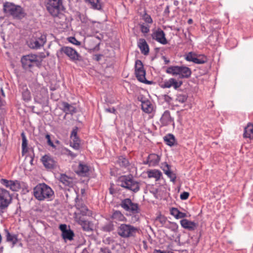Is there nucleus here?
Returning <instances> with one entry per match:
<instances>
[{"label": "nucleus", "mask_w": 253, "mask_h": 253, "mask_svg": "<svg viewBox=\"0 0 253 253\" xmlns=\"http://www.w3.org/2000/svg\"><path fill=\"white\" fill-rule=\"evenodd\" d=\"M32 90L35 101L42 106H47L48 102L47 89L38 84H34Z\"/></svg>", "instance_id": "1"}, {"label": "nucleus", "mask_w": 253, "mask_h": 253, "mask_svg": "<svg viewBox=\"0 0 253 253\" xmlns=\"http://www.w3.org/2000/svg\"><path fill=\"white\" fill-rule=\"evenodd\" d=\"M34 195L39 201L49 200L53 197L54 192L47 185L41 183L34 188Z\"/></svg>", "instance_id": "2"}, {"label": "nucleus", "mask_w": 253, "mask_h": 253, "mask_svg": "<svg viewBox=\"0 0 253 253\" xmlns=\"http://www.w3.org/2000/svg\"><path fill=\"white\" fill-rule=\"evenodd\" d=\"M118 185L133 191L138 192L140 189V184L129 176L124 175L120 177L117 180Z\"/></svg>", "instance_id": "3"}, {"label": "nucleus", "mask_w": 253, "mask_h": 253, "mask_svg": "<svg viewBox=\"0 0 253 253\" xmlns=\"http://www.w3.org/2000/svg\"><path fill=\"white\" fill-rule=\"evenodd\" d=\"M139 229L129 224L123 223L119 225L117 229V234L122 238H128L134 237L139 233Z\"/></svg>", "instance_id": "4"}, {"label": "nucleus", "mask_w": 253, "mask_h": 253, "mask_svg": "<svg viewBox=\"0 0 253 253\" xmlns=\"http://www.w3.org/2000/svg\"><path fill=\"white\" fill-rule=\"evenodd\" d=\"M168 74L173 76L178 75L181 79L189 78L191 75V69L184 66H171L169 67L166 71Z\"/></svg>", "instance_id": "5"}, {"label": "nucleus", "mask_w": 253, "mask_h": 253, "mask_svg": "<svg viewBox=\"0 0 253 253\" xmlns=\"http://www.w3.org/2000/svg\"><path fill=\"white\" fill-rule=\"evenodd\" d=\"M45 6L48 12L56 17L65 9L62 0H46Z\"/></svg>", "instance_id": "6"}, {"label": "nucleus", "mask_w": 253, "mask_h": 253, "mask_svg": "<svg viewBox=\"0 0 253 253\" xmlns=\"http://www.w3.org/2000/svg\"><path fill=\"white\" fill-rule=\"evenodd\" d=\"M3 10L5 13L15 18L22 19L25 16V13L21 7L12 3L6 2L3 5Z\"/></svg>", "instance_id": "7"}, {"label": "nucleus", "mask_w": 253, "mask_h": 253, "mask_svg": "<svg viewBox=\"0 0 253 253\" xmlns=\"http://www.w3.org/2000/svg\"><path fill=\"white\" fill-rule=\"evenodd\" d=\"M64 54L73 61L79 60V57H80V54L75 49L69 46L61 47L56 53V55L58 58H63Z\"/></svg>", "instance_id": "8"}, {"label": "nucleus", "mask_w": 253, "mask_h": 253, "mask_svg": "<svg viewBox=\"0 0 253 253\" xmlns=\"http://www.w3.org/2000/svg\"><path fill=\"white\" fill-rule=\"evenodd\" d=\"M121 207L126 211L128 212L130 214H135L140 211L138 205L133 203L129 198L123 200L120 204Z\"/></svg>", "instance_id": "9"}, {"label": "nucleus", "mask_w": 253, "mask_h": 253, "mask_svg": "<svg viewBox=\"0 0 253 253\" xmlns=\"http://www.w3.org/2000/svg\"><path fill=\"white\" fill-rule=\"evenodd\" d=\"M46 41V36L41 33H36L31 39L29 46L31 48L38 49L42 46Z\"/></svg>", "instance_id": "10"}, {"label": "nucleus", "mask_w": 253, "mask_h": 253, "mask_svg": "<svg viewBox=\"0 0 253 253\" xmlns=\"http://www.w3.org/2000/svg\"><path fill=\"white\" fill-rule=\"evenodd\" d=\"M22 67L27 70L31 69L34 65H38L39 64L38 56L35 54H31L23 56L21 59Z\"/></svg>", "instance_id": "11"}, {"label": "nucleus", "mask_w": 253, "mask_h": 253, "mask_svg": "<svg viewBox=\"0 0 253 253\" xmlns=\"http://www.w3.org/2000/svg\"><path fill=\"white\" fill-rule=\"evenodd\" d=\"M11 197L9 192L2 188H0V211L6 208L11 201Z\"/></svg>", "instance_id": "12"}, {"label": "nucleus", "mask_w": 253, "mask_h": 253, "mask_svg": "<svg viewBox=\"0 0 253 253\" xmlns=\"http://www.w3.org/2000/svg\"><path fill=\"white\" fill-rule=\"evenodd\" d=\"M41 160L46 169H54L57 166V162L50 156L45 155L42 158Z\"/></svg>", "instance_id": "13"}, {"label": "nucleus", "mask_w": 253, "mask_h": 253, "mask_svg": "<svg viewBox=\"0 0 253 253\" xmlns=\"http://www.w3.org/2000/svg\"><path fill=\"white\" fill-rule=\"evenodd\" d=\"M59 229L62 231V236L64 240H68L71 241L73 239L74 236V232L70 228L67 229L66 224H61Z\"/></svg>", "instance_id": "14"}, {"label": "nucleus", "mask_w": 253, "mask_h": 253, "mask_svg": "<svg viewBox=\"0 0 253 253\" xmlns=\"http://www.w3.org/2000/svg\"><path fill=\"white\" fill-rule=\"evenodd\" d=\"M152 37L153 39L163 44H166L168 42L164 32L161 29H158L153 32L152 34Z\"/></svg>", "instance_id": "15"}, {"label": "nucleus", "mask_w": 253, "mask_h": 253, "mask_svg": "<svg viewBox=\"0 0 253 253\" xmlns=\"http://www.w3.org/2000/svg\"><path fill=\"white\" fill-rule=\"evenodd\" d=\"M180 224L181 226L190 231L194 230L197 226V224L191 221H189L187 219H183L180 220Z\"/></svg>", "instance_id": "16"}, {"label": "nucleus", "mask_w": 253, "mask_h": 253, "mask_svg": "<svg viewBox=\"0 0 253 253\" xmlns=\"http://www.w3.org/2000/svg\"><path fill=\"white\" fill-rule=\"evenodd\" d=\"M76 220L82 226L83 230L85 231H90L92 228L90 227L89 221L84 220L82 217H78V215L75 216Z\"/></svg>", "instance_id": "17"}, {"label": "nucleus", "mask_w": 253, "mask_h": 253, "mask_svg": "<svg viewBox=\"0 0 253 253\" xmlns=\"http://www.w3.org/2000/svg\"><path fill=\"white\" fill-rule=\"evenodd\" d=\"M59 180L65 186L72 187L74 185L73 179L64 174L60 175Z\"/></svg>", "instance_id": "18"}, {"label": "nucleus", "mask_w": 253, "mask_h": 253, "mask_svg": "<svg viewBox=\"0 0 253 253\" xmlns=\"http://www.w3.org/2000/svg\"><path fill=\"white\" fill-rule=\"evenodd\" d=\"M138 45L141 50V52L144 55H147L149 51V48L146 41L143 39H140L139 40Z\"/></svg>", "instance_id": "19"}, {"label": "nucleus", "mask_w": 253, "mask_h": 253, "mask_svg": "<svg viewBox=\"0 0 253 253\" xmlns=\"http://www.w3.org/2000/svg\"><path fill=\"white\" fill-rule=\"evenodd\" d=\"M62 110L67 114H73L76 112V108L73 105L66 102H63L61 104Z\"/></svg>", "instance_id": "20"}, {"label": "nucleus", "mask_w": 253, "mask_h": 253, "mask_svg": "<svg viewBox=\"0 0 253 253\" xmlns=\"http://www.w3.org/2000/svg\"><path fill=\"white\" fill-rule=\"evenodd\" d=\"M160 121L164 126H167L172 122L170 112L169 111L167 110L164 112L160 119Z\"/></svg>", "instance_id": "21"}, {"label": "nucleus", "mask_w": 253, "mask_h": 253, "mask_svg": "<svg viewBox=\"0 0 253 253\" xmlns=\"http://www.w3.org/2000/svg\"><path fill=\"white\" fill-rule=\"evenodd\" d=\"M76 207L78 210V212L75 213V216L78 215V217H81V214L82 215H86L88 211V209L84 204L79 202L78 203H77Z\"/></svg>", "instance_id": "22"}, {"label": "nucleus", "mask_w": 253, "mask_h": 253, "mask_svg": "<svg viewBox=\"0 0 253 253\" xmlns=\"http://www.w3.org/2000/svg\"><path fill=\"white\" fill-rule=\"evenodd\" d=\"M243 136L244 138L253 139V124L249 123L245 127Z\"/></svg>", "instance_id": "23"}, {"label": "nucleus", "mask_w": 253, "mask_h": 253, "mask_svg": "<svg viewBox=\"0 0 253 253\" xmlns=\"http://www.w3.org/2000/svg\"><path fill=\"white\" fill-rule=\"evenodd\" d=\"M89 171L88 167L82 163H80L79 166L76 172L81 176H85Z\"/></svg>", "instance_id": "24"}, {"label": "nucleus", "mask_w": 253, "mask_h": 253, "mask_svg": "<svg viewBox=\"0 0 253 253\" xmlns=\"http://www.w3.org/2000/svg\"><path fill=\"white\" fill-rule=\"evenodd\" d=\"M160 160V157L155 154H151L148 157L147 163L150 166L157 165Z\"/></svg>", "instance_id": "25"}, {"label": "nucleus", "mask_w": 253, "mask_h": 253, "mask_svg": "<svg viewBox=\"0 0 253 253\" xmlns=\"http://www.w3.org/2000/svg\"><path fill=\"white\" fill-rule=\"evenodd\" d=\"M137 80L140 82L150 84V82L147 81L145 78V71L142 70L135 72Z\"/></svg>", "instance_id": "26"}, {"label": "nucleus", "mask_w": 253, "mask_h": 253, "mask_svg": "<svg viewBox=\"0 0 253 253\" xmlns=\"http://www.w3.org/2000/svg\"><path fill=\"white\" fill-rule=\"evenodd\" d=\"M141 108L144 112L147 113H150L153 110L152 105L148 100L142 102Z\"/></svg>", "instance_id": "27"}, {"label": "nucleus", "mask_w": 253, "mask_h": 253, "mask_svg": "<svg viewBox=\"0 0 253 253\" xmlns=\"http://www.w3.org/2000/svg\"><path fill=\"white\" fill-rule=\"evenodd\" d=\"M85 1L90 5L91 8L93 9L100 10L101 4L99 0H85Z\"/></svg>", "instance_id": "28"}, {"label": "nucleus", "mask_w": 253, "mask_h": 253, "mask_svg": "<svg viewBox=\"0 0 253 253\" xmlns=\"http://www.w3.org/2000/svg\"><path fill=\"white\" fill-rule=\"evenodd\" d=\"M6 241L12 243V247H13L18 242L17 236L15 234H10L6 230Z\"/></svg>", "instance_id": "29"}, {"label": "nucleus", "mask_w": 253, "mask_h": 253, "mask_svg": "<svg viewBox=\"0 0 253 253\" xmlns=\"http://www.w3.org/2000/svg\"><path fill=\"white\" fill-rule=\"evenodd\" d=\"M111 217L114 220L117 221H123L126 219L125 216L119 211H115L113 212Z\"/></svg>", "instance_id": "30"}, {"label": "nucleus", "mask_w": 253, "mask_h": 253, "mask_svg": "<svg viewBox=\"0 0 253 253\" xmlns=\"http://www.w3.org/2000/svg\"><path fill=\"white\" fill-rule=\"evenodd\" d=\"M147 173L149 178H155L156 180H159L162 175V173L156 169L148 171Z\"/></svg>", "instance_id": "31"}, {"label": "nucleus", "mask_w": 253, "mask_h": 253, "mask_svg": "<svg viewBox=\"0 0 253 253\" xmlns=\"http://www.w3.org/2000/svg\"><path fill=\"white\" fill-rule=\"evenodd\" d=\"M164 139L166 144L170 146L174 145L175 142V137L171 134L167 135L164 137Z\"/></svg>", "instance_id": "32"}, {"label": "nucleus", "mask_w": 253, "mask_h": 253, "mask_svg": "<svg viewBox=\"0 0 253 253\" xmlns=\"http://www.w3.org/2000/svg\"><path fill=\"white\" fill-rule=\"evenodd\" d=\"M22 91V97L25 101H29L31 99V93L26 86H23Z\"/></svg>", "instance_id": "33"}, {"label": "nucleus", "mask_w": 253, "mask_h": 253, "mask_svg": "<svg viewBox=\"0 0 253 253\" xmlns=\"http://www.w3.org/2000/svg\"><path fill=\"white\" fill-rule=\"evenodd\" d=\"M114 229L113 223L111 221L107 222L101 227V230L104 232H111Z\"/></svg>", "instance_id": "34"}, {"label": "nucleus", "mask_w": 253, "mask_h": 253, "mask_svg": "<svg viewBox=\"0 0 253 253\" xmlns=\"http://www.w3.org/2000/svg\"><path fill=\"white\" fill-rule=\"evenodd\" d=\"M117 163L121 167H126L129 165V162L128 160L123 156H120L119 157Z\"/></svg>", "instance_id": "35"}, {"label": "nucleus", "mask_w": 253, "mask_h": 253, "mask_svg": "<svg viewBox=\"0 0 253 253\" xmlns=\"http://www.w3.org/2000/svg\"><path fill=\"white\" fill-rule=\"evenodd\" d=\"M207 61V58L204 55H199L197 56L195 58L194 63L196 64H203Z\"/></svg>", "instance_id": "36"}, {"label": "nucleus", "mask_w": 253, "mask_h": 253, "mask_svg": "<svg viewBox=\"0 0 253 253\" xmlns=\"http://www.w3.org/2000/svg\"><path fill=\"white\" fill-rule=\"evenodd\" d=\"M21 137L22 139V152L24 153L25 152L27 151V145L28 142L26 139V137L24 132L21 133Z\"/></svg>", "instance_id": "37"}, {"label": "nucleus", "mask_w": 253, "mask_h": 253, "mask_svg": "<svg viewBox=\"0 0 253 253\" xmlns=\"http://www.w3.org/2000/svg\"><path fill=\"white\" fill-rule=\"evenodd\" d=\"M70 145L74 149L78 150L80 148V139L78 137L72 139Z\"/></svg>", "instance_id": "38"}, {"label": "nucleus", "mask_w": 253, "mask_h": 253, "mask_svg": "<svg viewBox=\"0 0 253 253\" xmlns=\"http://www.w3.org/2000/svg\"><path fill=\"white\" fill-rule=\"evenodd\" d=\"M20 184L17 181H11L9 188L13 191H18L20 189Z\"/></svg>", "instance_id": "39"}, {"label": "nucleus", "mask_w": 253, "mask_h": 253, "mask_svg": "<svg viewBox=\"0 0 253 253\" xmlns=\"http://www.w3.org/2000/svg\"><path fill=\"white\" fill-rule=\"evenodd\" d=\"M144 70L142 62L139 60H137L135 62V72Z\"/></svg>", "instance_id": "40"}, {"label": "nucleus", "mask_w": 253, "mask_h": 253, "mask_svg": "<svg viewBox=\"0 0 253 253\" xmlns=\"http://www.w3.org/2000/svg\"><path fill=\"white\" fill-rule=\"evenodd\" d=\"M187 99V96L185 94H179L177 96L176 101L181 103H183L186 102V101Z\"/></svg>", "instance_id": "41"}, {"label": "nucleus", "mask_w": 253, "mask_h": 253, "mask_svg": "<svg viewBox=\"0 0 253 253\" xmlns=\"http://www.w3.org/2000/svg\"><path fill=\"white\" fill-rule=\"evenodd\" d=\"M197 55L192 52H189L186 56V57H185V59L187 60V61H192V62H194V59L196 57Z\"/></svg>", "instance_id": "42"}, {"label": "nucleus", "mask_w": 253, "mask_h": 253, "mask_svg": "<svg viewBox=\"0 0 253 253\" xmlns=\"http://www.w3.org/2000/svg\"><path fill=\"white\" fill-rule=\"evenodd\" d=\"M172 80H173V78H170L168 81L164 82L162 87L163 88H170V87L173 86Z\"/></svg>", "instance_id": "43"}, {"label": "nucleus", "mask_w": 253, "mask_h": 253, "mask_svg": "<svg viewBox=\"0 0 253 253\" xmlns=\"http://www.w3.org/2000/svg\"><path fill=\"white\" fill-rule=\"evenodd\" d=\"M68 41L75 45H80L81 44V42L78 41L75 37H69L68 38Z\"/></svg>", "instance_id": "44"}, {"label": "nucleus", "mask_w": 253, "mask_h": 253, "mask_svg": "<svg viewBox=\"0 0 253 253\" xmlns=\"http://www.w3.org/2000/svg\"><path fill=\"white\" fill-rule=\"evenodd\" d=\"M166 174L168 175V176L169 178H170L171 181H172V182L175 181L176 176L174 173H173L172 171H170L168 172Z\"/></svg>", "instance_id": "45"}, {"label": "nucleus", "mask_w": 253, "mask_h": 253, "mask_svg": "<svg viewBox=\"0 0 253 253\" xmlns=\"http://www.w3.org/2000/svg\"><path fill=\"white\" fill-rule=\"evenodd\" d=\"M173 87L174 89H177L182 84V82L179 81L177 82L175 79H173Z\"/></svg>", "instance_id": "46"}, {"label": "nucleus", "mask_w": 253, "mask_h": 253, "mask_svg": "<svg viewBox=\"0 0 253 253\" xmlns=\"http://www.w3.org/2000/svg\"><path fill=\"white\" fill-rule=\"evenodd\" d=\"M45 138L47 139V144L50 146L52 147V148H55V146L53 144V143L51 141L50 139V136L49 134H46L45 135Z\"/></svg>", "instance_id": "47"}, {"label": "nucleus", "mask_w": 253, "mask_h": 253, "mask_svg": "<svg viewBox=\"0 0 253 253\" xmlns=\"http://www.w3.org/2000/svg\"><path fill=\"white\" fill-rule=\"evenodd\" d=\"M163 170L166 174L168 172L170 171V166L167 163H164L163 165Z\"/></svg>", "instance_id": "48"}, {"label": "nucleus", "mask_w": 253, "mask_h": 253, "mask_svg": "<svg viewBox=\"0 0 253 253\" xmlns=\"http://www.w3.org/2000/svg\"><path fill=\"white\" fill-rule=\"evenodd\" d=\"M189 196V193L187 192H182L180 196V198L182 200H186L188 198Z\"/></svg>", "instance_id": "49"}, {"label": "nucleus", "mask_w": 253, "mask_h": 253, "mask_svg": "<svg viewBox=\"0 0 253 253\" xmlns=\"http://www.w3.org/2000/svg\"><path fill=\"white\" fill-rule=\"evenodd\" d=\"M179 211L177 209L172 208L170 210V213L176 218V216H177L178 212Z\"/></svg>", "instance_id": "50"}, {"label": "nucleus", "mask_w": 253, "mask_h": 253, "mask_svg": "<svg viewBox=\"0 0 253 253\" xmlns=\"http://www.w3.org/2000/svg\"><path fill=\"white\" fill-rule=\"evenodd\" d=\"M141 31L143 33H147L149 31V28L148 27L141 25L140 26Z\"/></svg>", "instance_id": "51"}, {"label": "nucleus", "mask_w": 253, "mask_h": 253, "mask_svg": "<svg viewBox=\"0 0 253 253\" xmlns=\"http://www.w3.org/2000/svg\"><path fill=\"white\" fill-rule=\"evenodd\" d=\"M144 19L145 21L148 23H152L153 22L151 16L148 15H145L144 16Z\"/></svg>", "instance_id": "52"}, {"label": "nucleus", "mask_w": 253, "mask_h": 253, "mask_svg": "<svg viewBox=\"0 0 253 253\" xmlns=\"http://www.w3.org/2000/svg\"><path fill=\"white\" fill-rule=\"evenodd\" d=\"M1 181H2V183L3 185L5 186L6 187L9 188L10 186V184H11L12 181H11V180L8 181L6 179H2Z\"/></svg>", "instance_id": "53"}, {"label": "nucleus", "mask_w": 253, "mask_h": 253, "mask_svg": "<svg viewBox=\"0 0 253 253\" xmlns=\"http://www.w3.org/2000/svg\"><path fill=\"white\" fill-rule=\"evenodd\" d=\"M186 216V214L185 213L181 212L179 211L178 212L177 216H176V218L179 219V218H182L185 217Z\"/></svg>", "instance_id": "54"}, {"label": "nucleus", "mask_w": 253, "mask_h": 253, "mask_svg": "<svg viewBox=\"0 0 253 253\" xmlns=\"http://www.w3.org/2000/svg\"><path fill=\"white\" fill-rule=\"evenodd\" d=\"M78 137H77V129H74L72 130L71 135V139Z\"/></svg>", "instance_id": "55"}, {"label": "nucleus", "mask_w": 253, "mask_h": 253, "mask_svg": "<svg viewBox=\"0 0 253 253\" xmlns=\"http://www.w3.org/2000/svg\"><path fill=\"white\" fill-rule=\"evenodd\" d=\"M101 252L102 253H111V251L108 248H101Z\"/></svg>", "instance_id": "56"}, {"label": "nucleus", "mask_w": 253, "mask_h": 253, "mask_svg": "<svg viewBox=\"0 0 253 253\" xmlns=\"http://www.w3.org/2000/svg\"><path fill=\"white\" fill-rule=\"evenodd\" d=\"M105 111L107 112L112 113L114 114H116V111L114 108H106L105 109Z\"/></svg>", "instance_id": "57"}, {"label": "nucleus", "mask_w": 253, "mask_h": 253, "mask_svg": "<svg viewBox=\"0 0 253 253\" xmlns=\"http://www.w3.org/2000/svg\"><path fill=\"white\" fill-rule=\"evenodd\" d=\"M169 5H167V7H166L165 9V11H164V13L165 14H169Z\"/></svg>", "instance_id": "58"}, {"label": "nucleus", "mask_w": 253, "mask_h": 253, "mask_svg": "<svg viewBox=\"0 0 253 253\" xmlns=\"http://www.w3.org/2000/svg\"><path fill=\"white\" fill-rule=\"evenodd\" d=\"M154 253H167L165 251H162L161 250H155L154 251Z\"/></svg>", "instance_id": "59"}, {"label": "nucleus", "mask_w": 253, "mask_h": 253, "mask_svg": "<svg viewBox=\"0 0 253 253\" xmlns=\"http://www.w3.org/2000/svg\"><path fill=\"white\" fill-rule=\"evenodd\" d=\"M192 23H193V20H192V19H188V23L189 24H191Z\"/></svg>", "instance_id": "60"}, {"label": "nucleus", "mask_w": 253, "mask_h": 253, "mask_svg": "<svg viewBox=\"0 0 253 253\" xmlns=\"http://www.w3.org/2000/svg\"><path fill=\"white\" fill-rule=\"evenodd\" d=\"M82 253H87V251L86 249L83 250Z\"/></svg>", "instance_id": "61"}, {"label": "nucleus", "mask_w": 253, "mask_h": 253, "mask_svg": "<svg viewBox=\"0 0 253 253\" xmlns=\"http://www.w3.org/2000/svg\"><path fill=\"white\" fill-rule=\"evenodd\" d=\"M99 59H100V57H99V56H96V60L97 61H99Z\"/></svg>", "instance_id": "62"}, {"label": "nucleus", "mask_w": 253, "mask_h": 253, "mask_svg": "<svg viewBox=\"0 0 253 253\" xmlns=\"http://www.w3.org/2000/svg\"><path fill=\"white\" fill-rule=\"evenodd\" d=\"M178 1H174V5H177V4H178Z\"/></svg>", "instance_id": "63"}, {"label": "nucleus", "mask_w": 253, "mask_h": 253, "mask_svg": "<svg viewBox=\"0 0 253 253\" xmlns=\"http://www.w3.org/2000/svg\"><path fill=\"white\" fill-rule=\"evenodd\" d=\"M177 230V228H176V229L173 230V231H176Z\"/></svg>", "instance_id": "64"}]
</instances>
